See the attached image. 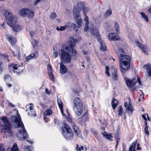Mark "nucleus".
Segmentation results:
<instances>
[{
  "label": "nucleus",
  "instance_id": "nucleus-1",
  "mask_svg": "<svg viewBox=\"0 0 151 151\" xmlns=\"http://www.w3.org/2000/svg\"><path fill=\"white\" fill-rule=\"evenodd\" d=\"M12 121L15 123V126L17 128H19L17 136L18 139L21 140L23 141L28 137V134L25 129L24 124L21 121V118L19 117L12 116L11 117Z\"/></svg>",
  "mask_w": 151,
  "mask_h": 151
},
{
  "label": "nucleus",
  "instance_id": "nucleus-2",
  "mask_svg": "<svg viewBox=\"0 0 151 151\" xmlns=\"http://www.w3.org/2000/svg\"><path fill=\"white\" fill-rule=\"evenodd\" d=\"M1 119L4 124L1 126V132L11 134V125L9 123L7 117L6 116H3L1 118Z\"/></svg>",
  "mask_w": 151,
  "mask_h": 151
},
{
  "label": "nucleus",
  "instance_id": "nucleus-3",
  "mask_svg": "<svg viewBox=\"0 0 151 151\" xmlns=\"http://www.w3.org/2000/svg\"><path fill=\"white\" fill-rule=\"evenodd\" d=\"M73 14L74 17L77 21L78 26H76V24L72 23L70 24L71 27L73 28L74 31L77 32L78 29L80 27L82 24V20L81 18L79 12L76 9H74L73 10Z\"/></svg>",
  "mask_w": 151,
  "mask_h": 151
},
{
  "label": "nucleus",
  "instance_id": "nucleus-4",
  "mask_svg": "<svg viewBox=\"0 0 151 151\" xmlns=\"http://www.w3.org/2000/svg\"><path fill=\"white\" fill-rule=\"evenodd\" d=\"M77 41L76 39H74L73 37H70L69 42V45L65 47V49L70 53L72 56H74L77 55L76 51L74 49L75 43Z\"/></svg>",
  "mask_w": 151,
  "mask_h": 151
},
{
  "label": "nucleus",
  "instance_id": "nucleus-5",
  "mask_svg": "<svg viewBox=\"0 0 151 151\" xmlns=\"http://www.w3.org/2000/svg\"><path fill=\"white\" fill-rule=\"evenodd\" d=\"M62 134L64 137L67 140L72 139L73 134L69 127L66 124H64L62 128Z\"/></svg>",
  "mask_w": 151,
  "mask_h": 151
},
{
  "label": "nucleus",
  "instance_id": "nucleus-6",
  "mask_svg": "<svg viewBox=\"0 0 151 151\" xmlns=\"http://www.w3.org/2000/svg\"><path fill=\"white\" fill-rule=\"evenodd\" d=\"M59 53L60 60L62 62L69 63L71 61V56L68 52L65 51L63 50L60 49L59 50Z\"/></svg>",
  "mask_w": 151,
  "mask_h": 151
},
{
  "label": "nucleus",
  "instance_id": "nucleus-7",
  "mask_svg": "<svg viewBox=\"0 0 151 151\" xmlns=\"http://www.w3.org/2000/svg\"><path fill=\"white\" fill-rule=\"evenodd\" d=\"M7 19L8 20V24L10 27L12 26L15 23V20L12 16V13L9 11L6 10L5 13Z\"/></svg>",
  "mask_w": 151,
  "mask_h": 151
},
{
  "label": "nucleus",
  "instance_id": "nucleus-8",
  "mask_svg": "<svg viewBox=\"0 0 151 151\" xmlns=\"http://www.w3.org/2000/svg\"><path fill=\"white\" fill-rule=\"evenodd\" d=\"M10 69H12L14 73H16V74H19L23 70L22 66H20L17 64H12L9 66Z\"/></svg>",
  "mask_w": 151,
  "mask_h": 151
},
{
  "label": "nucleus",
  "instance_id": "nucleus-9",
  "mask_svg": "<svg viewBox=\"0 0 151 151\" xmlns=\"http://www.w3.org/2000/svg\"><path fill=\"white\" fill-rule=\"evenodd\" d=\"M119 64L120 70L121 72L123 73H124L127 70H128L130 66V63L127 62L126 63L119 62Z\"/></svg>",
  "mask_w": 151,
  "mask_h": 151
},
{
  "label": "nucleus",
  "instance_id": "nucleus-10",
  "mask_svg": "<svg viewBox=\"0 0 151 151\" xmlns=\"http://www.w3.org/2000/svg\"><path fill=\"white\" fill-rule=\"evenodd\" d=\"M19 14L23 16H25L27 15L29 17H31L34 16V12L26 8H24L20 10L19 12Z\"/></svg>",
  "mask_w": 151,
  "mask_h": 151
},
{
  "label": "nucleus",
  "instance_id": "nucleus-11",
  "mask_svg": "<svg viewBox=\"0 0 151 151\" xmlns=\"http://www.w3.org/2000/svg\"><path fill=\"white\" fill-rule=\"evenodd\" d=\"M118 60L119 62H120L126 63L127 62L128 63L130 62V58L129 56L122 54H120L118 56Z\"/></svg>",
  "mask_w": 151,
  "mask_h": 151
},
{
  "label": "nucleus",
  "instance_id": "nucleus-12",
  "mask_svg": "<svg viewBox=\"0 0 151 151\" xmlns=\"http://www.w3.org/2000/svg\"><path fill=\"white\" fill-rule=\"evenodd\" d=\"M68 122L71 123L76 135L77 137H80L81 136L80 132L78 127L76 125L75 122H74L72 121L71 119H69Z\"/></svg>",
  "mask_w": 151,
  "mask_h": 151
},
{
  "label": "nucleus",
  "instance_id": "nucleus-13",
  "mask_svg": "<svg viewBox=\"0 0 151 151\" xmlns=\"http://www.w3.org/2000/svg\"><path fill=\"white\" fill-rule=\"evenodd\" d=\"M136 44L142 50L146 55H148L147 50L148 49V47L146 45H142L138 41H136Z\"/></svg>",
  "mask_w": 151,
  "mask_h": 151
},
{
  "label": "nucleus",
  "instance_id": "nucleus-14",
  "mask_svg": "<svg viewBox=\"0 0 151 151\" xmlns=\"http://www.w3.org/2000/svg\"><path fill=\"white\" fill-rule=\"evenodd\" d=\"M126 80V82L127 85L129 88H131L133 86H134L137 83L136 81H135L134 80H130L127 78H125Z\"/></svg>",
  "mask_w": 151,
  "mask_h": 151
},
{
  "label": "nucleus",
  "instance_id": "nucleus-15",
  "mask_svg": "<svg viewBox=\"0 0 151 151\" xmlns=\"http://www.w3.org/2000/svg\"><path fill=\"white\" fill-rule=\"evenodd\" d=\"M109 39L110 40H118L119 37L117 34L115 33H111L108 35Z\"/></svg>",
  "mask_w": 151,
  "mask_h": 151
},
{
  "label": "nucleus",
  "instance_id": "nucleus-16",
  "mask_svg": "<svg viewBox=\"0 0 151 151\" xmlns=\"http://www.w3.org/2000/svg\"><path fill=\"white\" fill-rule=\"evenodd\" d=\"M146 68L148 73V76L146 75L145 76L146 78L147 79L148 77H151V65L150 63H147L143 66V68Z\"/></svg>",
  "mask_w": 151,
  "mask_h": 151
},
{
  "label": "nucleus",
  "instance_id": "nucleus-17",
  "mask_svg": "<svg viewBox=\"0 0 151 151\" xmlns=\"http://www.w3.org/2000/svg\"><path fill=\"white\" fill-rule=\"evenodd\" d=\"M68 69L62 62L60 63V72L62 74H64L68 71Z\"/></svg>",
  "mask_w": 151,
  "mask_h": 151
},
{
  "label": "nucleus",
  "instance_id": "nucleus-18",
  "mask_svg": "<svg viewBox=\"0 0 151 151\" xmlns=\"http://www.w3.org/2000/svg\"><path fill=\"white\" fill-rule=\"evenodd\" d=\"M89 31L91 34L92 35L97 37V39L99 38L100 35L98 30L96 28H91L90 29Z\"/></svg>",
  "mask_w": 151,
  "mask_h": 151
},
{
  "label": "nucleus",
  "instance_id": "nucleus-19",
  "mask_svg": "<svg viewBox=\"0 0 151 151\" xmlns=\"http://www.w3.org/2000/svg\"><path fill=\"white\" fill-rule=\"evenodd\" d=\"M83 106H73V108L75 112L78 116H79L81 115L83 111Z\"/></svg>",
  "mask_w": 151,
  "mask_h": 151
},
{
  "label": "nucleus",
  "instance_id": "nucleus-20",
  "mask_svg": "<svg viewBox=\"0 0 151 151\" xmlns=\"http://www.w3.org/2000/svg\"><path fill=\"white\" fill-rule=\"evenodd\" d=\"M74 106H83V103L81 99L79 98H76L74 100Z\"/></svg>",
  "mask_w": 151,
  "mask_h": 151
},
{
  "label": "nucleus",
  "instance_id": "nucleus-21",
  "mask_svg": "<svg viewBox=\"0 0 151 151\" xmlns=\"http://www.w3.org/2000/svg\"><path fill=\"white\" fill-rule=\"evenodd\" d=\"M85 7V4L83 2H79L77 3L76 7L77 8H74V9H76L79 12V11L83 10Z\"/></svg>",
  "mask_w": 151,
  "mask_h": 151
},
{
  "label": "nucleus",
  "instance_id": "nucleus-22",
  "mask_svg": "<svg viewBox=\"0 0 151 151\" xmlns=\"http://www.w3.org/2000/svg\"><path fill=\"white\" fill-rule=\"evenodd\" d=\"M112 79L115 80H117L118 78V75L116 68H113L112 71Z\"/></svg>",
  "mask_w": 151,
  "mask_h": 151
},
{
  "label": "nucleus",
  "instance_id": "nucleus-23",
  "mask_svg": "<svg viewBox=\"0 0 151 151\" xmlns=\"http://www.w3.org/2000/svg\"><path fill=\"white\" fill-rule=\"evenodd\" d=\"M15 24L16 22H15V23L13 26L11 27H12L13 30L15 32H18L21 30L22 28V27L18 24L15 25Z\"/></svg>",
  "mask_w": 151,
  "mask_h": 151
},
{
  "label": "nucleus",
  "instance_id": "nucleus-24",
  "mask_svg": "<svg viewBox=\"0 0 151 151\" xmlns=\"http://www.w3.org/2000/svg\"><path fill=\"white\" fill-rule=\"evenodd\" d=\"M97 41L100 44L101 50L102 51L105 50L106 49V46L105 43H103L101 40L100 38L97 39Z\"/></svg>",
  "mask_w": 151,
  "mask_h": 151
},
{
  "label": "nucleus",
  "instance_id": "nucleus-25",
  "mask_svg": "<svg viewBox=\"0 0 151 151\" xmlns=\"http://www.w3.org/2000/svg\"><path fill=\"white\" fill-rule=\"evenodd\" d=\"M114 50L118 58V56L121 54V53H124V51L123 50L119 47L118 48H114Z\"/></svg>",
  "mask_w": 151,
  "mask_h": 151
},
{
  "label": "nucleus",
  "instance_id": "nucleus-26",
  "mask_svg": "<svg viewBox=\"0 0 151 151\" xmlns=\"http://www.w3.org/2000/svg\"><path fill=\"white\" fill-rule=\"evenodd\" d=\"M57 102L59 106L60 109V110L63 116H65V114L63 113V103L61 101V100L60 99H58L57 100Z\"/></svg>",
  "mask_w": 151,
  "mask_h": 151
},
{
  "label": "nucleus",
  "instance_id": "nucleus-27",
  "mask_svg": "<svg viewBox=\"0 0 151 151\" xmlns=\"http://www.w3.org/2000/svg\"><path fill=\"white\" fill-rule=\"evenodd\" d=\"M104 132V133L102 132H101L103 137H106V139H108L109 141H112L113 140L111 139L112 137L111 135V134H105L106 133V132Z\"/></svg>",
  "mask_w": 151,
  "mask_h": 151
},
{
  "label": "nucleus",
  "instance_id": "nucleus-28",
  "mask_svg": "<svg viewBox=\"0 0 151 151\" xmlns=\"http://www.w3.org/2000/svg\"><path fill=\"white\" fill-rule=\"evenodd\" d=\"M70 24V23H69L65 25V26H60V28L57 27L56 28V29L58 31H63L65 30L68 27V24Z\"/></svg>",
  "mask_w": 151,
  "mask_h": 151
},
{
  "label": "nucleus",
  "instance_id": "nucleus-29",
  "mask_svg": "<svg viewBox=\"0 0 151 151\" xmlns=\"http://www.w3.org/2000/svg\"><path fill=\"white\" fill-rule=\"evenodd\" d=\"M127 110L130 112L131 114H132L133 111L132 105V103L130 101H129L128 105L127 108Z\"/></svg>",
  "mask_w": 151,
  "mask_h": 151
},
{
  "label": "nucleus",
  "instance_id": "nucleus-30",
  "mask_svg": "<svg viewBox=\"0 0 151 151\" xmlns=\"http://www.w3.org/2000/svg\"><path fill=\"white\" fill-rule=\"evenodd\" d=\"M137 141L133 142L132 145H131L129 147V151H135V149L136 147Z\"/></svg>",
  "mask_w": 151,
  "mask_h": 151
},
{
  "label": "nucleus",
  "instance_id": "nucleus-31",
  "mask_svg": "<svg viewBox=\"0 0 151 151\" xmlns=\"http://www.w3.org/2000/svg\"><path fill=\"white\" fill-rule=\"evenodd\" d=\"M137 141L133 142L132 145H131L129 147V151H135V149L136 147Z\"/></svg>",
  "mask_w": 151,
  "mask_h": 151
},
{
  "label": "nucleus",
  "instance_id": "nucleus-32",
  "mask_svg": "<svg viewBox=\"0 0 151 151\" xmlns=\"http://www.w3.org/2000/svg\"><path fill=\"white\" fill-rule=\"evenodd\" d=\"M113 99L111 102V105L113 109H114L117 106V104L118 103V101L117 100L115 99L114 98H113Z\"/></svg>",
  "mask_w": 151,
  "mask_h": 151
},
{
  "label": "nucleus",
  "instance_id": "nucleus-33",
  "mask_svg": "<svg viewBox=\"0 0 151 151\" xmlns=\"http://www.w3.org/2000/svg\"><path fill=\"white\" fill-rule=\"evenodd\" d=\"M7 38L11 43L12 45H14L15 42V39L14 38L11 37L9 35H7Z\"/></svg>",
  "mask_w": 151,
  "mask_h": 151
},
{
  "label": "nucleus",
  "instance_id": "nucleus-34",
  "mask_svg": "<svg viewBox=\"0 0 151 151\" xmlns=\"http://www.w3.org/2000/svg\"><path fill=\"white\" fill-rule=\"evenodd\" d=\"M112 14L111 10V9H108L104 14L105 17H106L109 16Z\"/></svg>",
  "mask_w": 151,
  "mask_h": 151
},
{
  "label": "nucleus",
  "instance_id": "nucleus-35",
  "mask_svg": "<svg viewBox=\"0 0 151 151\" xmlns=\"http://www.w3.org/2000/svg\"><path fill=\"white\" fill-rule=\"evenodd\" d=\"M140 13L141 16L142 18L146 22H148V20L147 16L143 12H141Z\"/></svg>",
  "mask_w": 151,
  "mask_h": 151
},
{
  "label": "nucleus",
  "instance_id": "nucleus-36",
  "mask_svg": "<svg viewBox=\"0 0 151 151\" xmlns=\"http://www.w3.org/2000/svg\"><path fill=\"white\" fill-rule=\"evenodd\" d=\"M26 111L27 112L28 115L30 116H35L36 115V112L34 111L27 110Z\"/></svg>",
  "mask_w": 151,
  "mask_h": 151
},
{
  "label": "nucleus",
  "instance_id": "nucleus-37",
  "mask_svg": "<svg viewBox=\"0 0 151 151\" xmlns=\"http://www.w3.org/2000/svg\"><path fill=\"white\" fill-rule=\"evenodd\" d=\"M11 151H19L17 145L16 143L14 144L12 148H11Z\"/></svg>",
  "mask_w": 151,
  "mask_h": 151
},
{
  "label": "nucleus",
  "instance_id": "nucleus-38",
  "mask_svg": "<svg viewBox=\"0 0 151 151\" xmlns=\"http://www.w3.org/2000/svg\"><path fill=\"white\" fill-rule=\"evenodd\" d=\"M52 113V111L51 109H48L44 113L45 116H50Z\"/></svg>",
  "mask_w": 151,
  "mask_h": 151
},
{
  "label": "nucleus",
  "instance_id": "nucleus-39",
  "mask_svg": "<svg viewBox=\"0 0 151 151\" xmlns=\"http://www.w3.org/2000/svg\"><path fill=\"white\" fill-rule=\"evenodd\" d=\"M32 56L33 59H36L38 56V52L37 51H35L33 53L31 54Z\"/></svg>",
  "mask_w": 151,
  "mask_h": 151
},
{
  "label": "nucleus",
  "instance_id": "nucleus-40",
  "mask_svg": "<svg viewBox=\"0 0 151 151\" xmlns=\"http://www.w3.org/2000/svg\"><path fill=\"white\" fill-rule=\"evenodd\" d=\"M32 44L33 47H37L38 44V42L37 40L34 39L32 42Z\"/></svg>",
  "mask_w": 151,
  "mask_h": 151
},
{
  "label": "nucleus",
  "instance_id": "nucleus-41",
  "mask_svg": "<svg viewBox=\"0 0 151 151\" xmlns=\"http://www.w3.org/2000/svg\"><path fill=\"white\" fill-rule=\"evenodd\" d=\"M83 15L84 16H86V13L89 11V9L87 7H85L83 10Z\"/></svg>",
  "mask_w": 151,
  "mask_h": 151
},
{
  "label": "nucleus",
  "instance_id": "nucleus-42",
  "mask_svg": "<svg viewBox=\"0 0 151 151\" xmlns=\"http://www.w3.org/2000/svg\"><path fill=\"white\" fill-rule=\"evenodd\" d=\"M114 25L116 31L118 32L119 28L118 23L117 22H115Z\"/></svg>",
  "mask_w": 151,
  "mask_h": 151
},
{
  "label": "nucleus",
  "instance_id": "nucleus-43",
  "mask_svg": "<svg viewBox=\"0 0 151 151\" xmlns=\"http://www.w3.org/2000/svg\"><path fill=\"white\" fill-rule=\"evenodd\" d=\"M57 17L56 14L55 12H52L50 15V18L51 19H55Z\"/></svg>",
  "mask_w": 151,
  "mask_h": 151
},
{
  "label": "nucleus",
  "instance_id": "nucleus-44",
  "mask_svg": "<svg viewBox=\"0 0 151 151\" xmlns=\"http://www.w3.org/2000/svg\"><path fill=\"white\" fill-rule=\"evenodd\" d=\"M52 68L50 65H47V71L48 73H50L52 72Z\"/></svg>",
  "mask_w": 151,
  "mask_h": 151
},
{
  "label": "nucleus",
  "instance_id": "nucleus-45",
  "mask_svg": "<svg viewBox=\"0 0 151 151\" xmlns=\"http://www.w3.org/2000/svg\"><path fill=\"white\" fill-rule=\"evenodd\" d=\"M49 76L50 77V79L52 81L54 82L55 81V79L54 78V76L52 73H48Z\"/></svg>",
  "mask_w": 151,
  "mask_h": 151
},
{
  "label": "nucleus",
  "instance_id": "nucleus-46",
  "mask_svg": "<svg viewBox=\"0 0 151 151\" xmlns=\"http://www.w3.org/2000/svg\"><path fill=\"white\" fill-rule=\"evenodd\" d=\"M96 121L97 123H99L101 124V125H102L103 126H104L105 127V123L104 122H102L101 119H96Z\"/></svg>",
  "mask_w": 151,
  "mask_h": 151
},
{
  "label": "nucleus",
  "instance_id": "nucleus-47",
  "mask_svg": "<svg viewBox=\"0 0 151 151\" xmlns=\"http://www.w3.org/2000/svg\"><path fill=\"white\" fill-rule=\"evenodd\" d=\"M109 66H106V68H105V69H106L105 73L108 76H110V74H109Z\"/></svg>",
  "mask_w": 151,
  "mask_h": 151
},
{
  "label": "nucleus",
  "instance_id": "nucleus-48",
  "mask_svg": "<svg viewBox=\"0 0 151 151\" xmlns=\"http://www.w3.org/2000/svg\"><path fill=\"white\" fill-rule=\"evenodd\" d=\"M123 109L121 106H119V108L118 110V114L119 115L122 116V114Z\"/></svg>",
  "mask_w": 151,
  "mask_h": 151
},
{
  "label": "nucleus",
  "instance_id": "nucleus-49",
  "mask_svg": "<svg viewBox=\"0 0 151 151\" xmlns=\"http://www.w3.org/2000/svg\"><path fill=\"white\" fill-rule=\"evenodd\" d=\"M110 24L108 22H106L104 24V27L105 28H107L110 27Z\"/></svg>",
  "mask_w": 151,
  "mask_h": 151
},
{
  "label": "nucleus",
  "instance_id": "nucleus-50",
  "mask_svg": "<svg viewBox=\"0 0 151 151\" xmlns=\"http://www.w3.org/2000/svg\"><path fill=\"white\" fill-rule=\"evenodd\" d=\"M146 116H147V119H148L149 121H150V119L149 117H148V115L147 114H144L143 115H142V116L143 118L145 119V120L146 121H147V119L146 118Z\"/></svg>",
  "mask_w": 151,
  "mask_h": 151
},
{
  "label": "nucleus",
  "instance_id": "nucleus-51",
  "mask_svg": "<svg viewBox=\"0 0 151 151\" xmlns=\"http://www.w3.org/2000/svg\"><path fill=\"white\" fill-rule=\"evenodd\" d=\"M33 59V58L32 56L31 55V54L28 56L26 57V60L27 62H29V60Z\"/></svg>",
  "mask_w": 151,
  "mask_h": 151
},
{
  "label": "nucleus",
  "instance_id": "nucleus-52",
  "mask_svg": "<svg viewBox=\"0 0 151 151\" xmlns=\"http://www.w3.org/2000/svg\"><path fill=\"white\" fill-rule=\"evenodd\" d=\"M30 35L31 37H34L35 34V31H30L29 32Z\"/></svg>",
  "mask_w": 151,
  "mask_h": 151
},
{
  "label": "nucleus",
  "instance_id": "nucleus-53",
  "mask_svg": "<svg viewBox=\"0 0 151 151\" xmlns=\"http://www.w3.org/2000/svg\"><path fill=\"white\" fill-rule=\"evenodd\" d=\"M144 132L145 134L147 135H149V132L148 130V127H146L144 129Z\"/></svg>",
  "mask_w": 151,
  "mask_h": 151
},
{
  "label": "nucleus",
  "instance_id": "nucleus-54",
  "mask_svg": "<svg viewBox=\"0 0 151 151\" xmlns=\"http://www.w3.org/2000/svg\"><path fill=\"white\" fill-rule=\"evenodd\" d=\"M91 131L92 132L95 136L97 135V132L94 129L92 128L91 129Z\"/></svg>",
  "mask_w": 151,
  "mask_h": 151
},
{
  "label": "nucleus",
  "instance_id": "nucleus-55",
  "mask_svg": "<svg viewBox=\"0 0 151 151\" xmlns=\"http://www.w3.org/2000/svg\"><path fill=\"white\" fill-rule=\"evenodd\" d=\"M85 16L84 20L86 22V24H87V25H88V24H89V22L88 21V16H86V15Z\"/></svg>",
  "mask_w": 151,
  "mask_h": 151
},
{
  "label": "nucleus",
  "instance_id": "nucleus-56",
  "mask_svg": "<svg viewBox=\"0 0 151 151\" xmlns=\"http://www.w3.org/2000/svg\"><path fill=\"white\" fill-rule=\"evenodd\" d=\"M5 149L3 145L1 144H0V151H5Z\"/></svg>",
  "mask_w": 151,
  "mask_h": 151
},
{
  "label": "nucleus",
  "instance_id": "nucleus-57",
  "mask_svg": "<svg viewBox=\"0 0 151 151\" xmlns=\"http://www.w3.org/2000/svg\"><path fill=\"white\" fill-rule=\"evenodd\" d=\"M10 77L8 75H5L4 76V80L5 81H6L7 80L10 79Z\"/></svg>",
  "mask_w": 151,
  "mask_h": 151
},
{
  "label": "nucleus",
  "instance_id": "nucleus-58",
  "mask_svg": "<svg viewBox=\"0 0 151 151\" xmlns=\"http://www.w3.org/2000/svg\"><path fill=\"white\" fill-rule=\"evenodd\" d=\"M52 55L54 58L57 57L58 56L57 52H54L53 53Z\"/></svg>",
  "mask_w": 151,
  "mask_h": 151
},
{
  "label": "nucleus",
  "instance_id": "nucleus-59",
  "mask_svg": "<svg viewBox=\"0 0 151 151\" xmlns=\"http://www.w3.org/2000/svg\"><path fill=\"white\" fill-rule=\"evenodd\" d=\"M88 25H87L86 24L85 27L84 28V31L85 32H86V31H87L88 30Z\"/></svg>",
  "mask_w": 151,
  "mask_h": 151
},
{
  "label": "nucleus",
  "instance_id": "nucleus-60",
  "mask_svg": "<svg viewBox=\"0 0 151 151\" xmlns=\"http://www.w3.org/2000/svg\"><path fill=\"white\" fill-rule=\"evenodd\" d=\"M115 139L116 140V149L117 147V146L119 142V140L120 139V138L116 139Z\"/></svg>",
  "mask_w": 151,
  "mask_h": 151
},
{
  "label": "nucleus",
  "instance_id": "nucleus-61",
  "mask_svg": "<svg viewBox=\"0 0 151 151\" xmlns=\"http://www.w3.org/2000/svg\"><path fill=\"white\" fill-rule=\"evenodd\" d=\"M45 92L46 94H49L50 93V91H49L47 88H46L45 90Z\"/></svg>",
  "mask_w": 151,
  "mask_h": 151
},
{
  "label": "nucleus",
  "instance_id": "nucleus-62",
  "mask_svg": "<svg viewBox=\"0 0 151 151\" xmlns=\"http://www.w3.org/2000/svg\"><path fill=\"white\" fill-rule=\"evenodd\" d=\"M119 136V135L118 133H116L115 134V139H116L119 138L118 137Z\"/></svg>",
  "mask_w": 151,
  "mask_h": 151
},
{
  "label": "nucleus",
  "instance_id": "nucleus-63",
  "mask_svg": "<svg viewBox=\"0 0 151 151\" xmlns=\"http://www.w3.org/2000/svg\"><path fill=\"white\" fill-rule=\"evenodd\" d=\"M76 150L77 151H81V150L80 147H78V145H76Z\"/></svg>",
  "mask_w": 151,
  "mask_h": 151
},
{
  "label": "nucleus",
  "instance_id": "nucleus-64",
  "mask_svg": "<svg viewBox=\"0 0 151 151\" xmlns=\"http://www.w3.org/2000/svg\"><path fill=\"white\" fill-rule=\"evenodd\" d=\"M137 82L139 83V84L140 85H141V83L140 80L139 79L138 76H137Z\"/></svg>",
  "mask_w": 151,
  "mask_h": 151
}]
</instances>
